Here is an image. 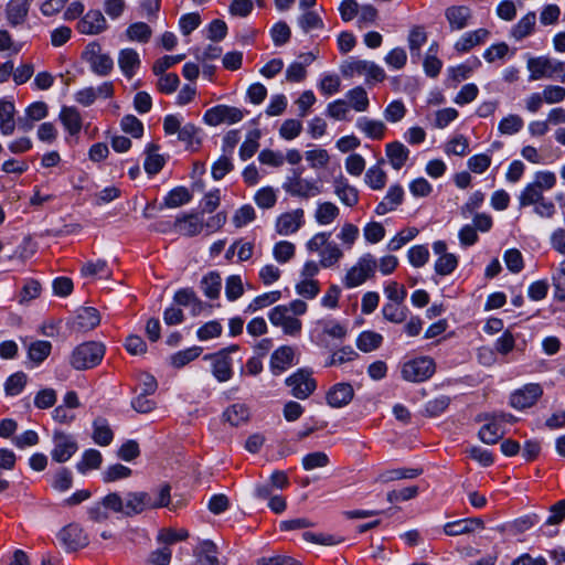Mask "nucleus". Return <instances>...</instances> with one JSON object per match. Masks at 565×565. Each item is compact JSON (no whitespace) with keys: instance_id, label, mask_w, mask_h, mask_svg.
<instances>
[{"instance_id":"f257e3e1","label":"nucleus","mask_w":565,"mask_h":565,"mask_svg":"<svg viewBox=\"0 0 565 565\" xmlns=\"http://www.w3.org/2000/svg\"><path fill=\"white\" fill-rule=\"evenodd\" d=\"M308 310V305L295 299L287 305H278L268 312V319L274 327L280 328L284 334L297 338L302 331V321L299 319Z\"/></svg>"},{"instance_id":"f03ea898","label":"nucleus","mask_w":565,"mask_h":565,"mask_svg":"<svg viewBox=\"0 0 565 565\" xmlns=\"http://www.w3.org/2000/svg\"><path fill=\"white\" fill-rule=\"evenodd\" d=\"M479 422H484L480 427L479 439L487 445L497 444L507 433L505 426L513 425L516 417L510 413H486L478 416Z\"/></svg>"},{"instance_id":"7ed1b4c3","label":"nucleus","mask_w":565,"mask_h":565,"mask_svg":"<svg viewBox=\"0 0 565 565\" xmlns=\"http://www.w3.org/2000/svg\"><path fill=\"white\" fill-rule=\"evenodd\" d=\"M340 72L345 78L363 76L367 86L382 83L386 78V73L382 66L373 61L356 57H351L342 63Z\"/></svg>"},{"instance_id":"20e7f679","label":"nucleus","mask_w":565,"mask_h":565,"mask_svg":"<svg viewBox=\"0 0 565 565\" xmlns=\"http://www.w3.org/2000/svg\"><path fill=\"white\" fill-rule=\"evenodd\" d=\"M529 81L535 82L542 78L559 79L565 83V62L550 56L530 57L526 62Z\"/></svg>"},{"instance_id":"39448f33","label":"nucleus","mask_w":565,"mask_h":565,"mask_svg":"<svg viewBox=\"0 0 565 565\" xmlns=\"http://www.w3.org/2000/svg\"><path fill=\"white\" fill-rule=\"evenodd\" d=\"M284 191L292 198L309 200L322 193V184L316 179L301 175V171L294 170L282 183Z\"/></svg>"},{"instance_id":"423d86ee","label":"nucleus","mask_w":565,"mask_h":565,"mask_svg":"<svg viewBox=\"0 0 565 565\" xmlns=\"http://www.w3.org/2000/svg\"><path fill=\"white\" fill-rule=\"evenodd\" d=\"M375 273V256L371 253H365L347 270L342 278V284L347 289H353L373 278Z\"/></svg>"},{"instance_id":"0eeeda50","label":"nucleus","mask_w":565,"mask_h":565,"mask_svg":"<svg viewBox=\"0 0 565 565\" xmlns=\"http://www.w3.org/2000/svg\"><path fill=\"white\" fill-rule=\"evenodd\" d=\"M104 354L105 348L102 343L84 342L73 350L70 363L76 370L92 369L102 362Z\"/></svg>"},{"instance_id":"6e6552de","label":"nucleus","mask_w":565,"mask_h":565,"mask_svg":"<svg viewBox=\"0 0 565 565\" xmlns=\"http://www.w3.org/2000/svg\"><path fill=\"white\" fill-rule=\"evenodd\" d=\"M345 335L347 328L332 318L317 320L309 332L311 342L319 347H327L329 339L342 340Z\"/></svg>"},{"instance_id":"1a4fd4ad","label":"nucleus","mask_w":565,"mask_h":565,"mask_svg":"<svg viewBox=\"0 0 565 565\" xmlns=\"http://www.w3.org/2000/svg\"><path fill=\"white\" fill-rule=\"evenodd\" d=\"M82 58L89 65L90 71L98 76H108L114 70L113 57L104 52L102 45L96 41L85 46Z\"/></svg>"},{"instance_id":"9d476101","label":"nucleus","mask_w":565,"mask_h":565,"mask_svg":"<svg viewBox=\"0 0 565 565\" xmlns=\"http://www.w3.org/2000/svg\"><path fill=\"white\" fill-rule=\"evenodd\" d=\"M436 370L435 362L429 356H419L402 364V377L407 382L420 383L430 379Z\"/></svg>"},{"instance_id":"9b49d317","label":"nucleus","mask_w":565,"mask_h":565,"mask_svg":"<svg viewBox=\"0 0 565 565\" xmlns=\"http://www.w3.org/2000/svg\"><path fill=\"white\" fill-rule=\"evenodd\" d=\"M286 385L290 388V393L298 399H307L317 388V381L312 375V371L308 369H299L286 381Z\"/></svg>"},{"instance_id":"f8f14e48","label":"nucleus","mask_w":565,"mask_h":565,"mask_svg":"<svg viewBox=\"0 0 565 565\" xmlns=\"http://www.w3.org/2000/svg\"><path fill=\"white\" fill-rule=\"evenodd\" d=\"M306 224L305 210L297 207L280 213L274 223L275 232L280 236L295 235Z\"/></svg>"},{"instance_id":"ddd939ff","label":"nucleus","mask_w":565,"mask_h":565,"mask_svg":"<svg viewBox=\"0 0 565 565\" xmlns=\"http://www.w3.org/2000/svg\"><path fill=\"white\" fill-rule=\"evenodd\" d=\"M245 117V111L241 108L228 105H216L207 109L203 115V121L209 126H218L222 124L233 125L239 122Z\"/></svg>"},{"instance_id":"4468645a","label":"nucleus","mask_w":565,"mask_h":565,"mask_svg":"<svg viewBox=\"0 0 565 565\" xmlns=\"http://www.w3.org/2000/svg\"><path fill=\"white\" fill-rule=\"evenodd\" d=\"M53 449L51 450V458L53 461L64 463L68 461L78 450V445L75 437L62 430L53 433Z\"/></svg>"},{"instance_id":"2eb2a0df","label":"nucleus","mask_w":565,"mask_h":565,"mask_svg":"<svg viewBox=\"0 0 565 565\" xmlns=\"http://www.w3.org/2000/svg\"><path fill=\"white\" fill-rule=\"evenodd\" d=\"M543 395V387L539 383H527L513 391L509 396V405L516 411H524L534 406Z\"/></svg>"},{"instance_id":"dca6fc26","label":"nucleus","mask_w":565,"mask_h":565,"mask_svg":"<svg viewBox=\"0 0 565 565\" xmlns=\"http://www.w3.org/2000/svg\"><path fill=\"white\" fill-rule=\"evenodd\" d=\"M57 539L63 547L68 552H74L84 548L88 545V536L76 523H71L64 526L57 534Z\"/></svg>"},{"instance_id":"f3484780","label":"nucleus","mask_w":565,"mask_h":565,"mask_svg":"<svg viewBox=\"0 0 565 565\" xmlns=\"http://www.w3.org/2000/svg\"><path fill=\"white\" fill-rule=\"evenodd\" d=\"M58 120L66 132L65 141L77 140L83 128V118L79 110L74 106H63L58 114Z\"/></svg>"},{"instance_id":"a211bd4d","label":"nucleus","mask_w":565,"mask_h":565,"mask_svg":"<svg viewBox=\"0 0 565 565\" xmlns=\"http://www.w3.org/2000/svg\"><path fill=\"white\" fill-rule=\"evenodd\" d=\"M472 9L465 4H452L445 9V19L450 31H461L471 24Z\"/></svg>"},{"instance_id":"6ab92c4d","label":"nucleus","mask_w":565,"mask_h":565,"mask_svg":"<svg viewBox=\"0 0 565 565\" xmlns=\"http://www.w3.org/2000/svg\"><path fill=\"white\" fill-rule=\"evenodd\" d=\"M490 35V31L486 28L467 31L455 42L454 50L458 54L468 53L476 46L484 44L489 40Z\"/></svg>"},{"instance_id":"aec40b11","label":"nucleus","mask_w":565,"mask_h":565,"mask_svg":"<svg viewBox=\"0 0 565 565\" xmlns=\"http://www.w3.org/2000/svg\"><path fill=\"white\" fill-rule=\"evenodd\" d=\"M175 231L183 236L193 237L203 233L202 213H183L174 221Z\"/></svg>"},{"instance_id":"412c9836","label":"nucleus","mask_w":565,"mask_h":565,"mask_svg":"<svg viewBox=\"0 0 565 565\" xmlns=\"http://www.w3.org/2000/svg\"><path fill=\"white\" fill-rule=\"evenodd\" d=\"M108 24L99 10L87 11L77 22L76 30L81 34L96 35L107 30Z\"/></svg>"},{"instance_id":"4be33fe9","label":"nucleus","mask_w":565,"mask_h":565,"mask_svg":"<svg viewBox=\"0 0 565 565\" xmlns=\"http://www.w3.org/2000/svg\"><path fill=\"white\" fill-rule=\"evenodd\" d=\"M205 359L211 361L212 374L218 382H227L232 379L234 373L233 360L226 351L206 355Z\"/></svg>"},{"instance_id":"5701e85b","label":"nucleus","mask_w":565,"mask_h":565,"mask_svg":"<svg viewBox=\"0 0 565 565\" xmlns=\"http://www.w3.org/2000/svg\"><path fill=\"white\" fill-rule=\"evenodd\" d=\"M332 185L334 194L342 204L353 207L359 203V190L350 184L349 180L344 175L340 174L334 178Z\"/></svg>"},{"instance_id":"b1692460","label":"nucleus","mask_w":565,"mask_h":565,"mask_svg":"<svg viewBox=\"0 0 565 565\" xmlns=\"http://www.w3.org/2000/svg\"><path fill=\"white\" fill-rule=\"evenodd\" d=\"M354 396L353 386L350 383L341 382L332 385L326 394V401L333 408H341L348 405Z\"/></svg>"},{"instance_id":"393cba45","label":"nucleus","mask_w":565,"mask_h":565,"mask_svg":"<svg viewBox=\"0 0 565 565\" xmlns=\"http://www.w3.org/2000/svg\"><path fill=\"white\" fill-rule=\"evenodd\" d=\"M521 334L513 333L510 329L503 331V333L495 340L494 350L500 355H508L514 350L524 352L526 348L525 340L520 341Z\"/></svg>"},{"instance_id":"a878e982","label":"nucleus","mask_w":565,"mask_h":565,"mask_svg":"<svg viewBox=\"0 0 565 565\" xmlns=\"http://www.w3.org/2000/svg\"><path fill=\"white\" fill-rule=\"evenodd\" d=\"M295 349L289 345L277 348L270 356V370L278 375L295 364Z\"/></svg>"},{"instance_id":"bb28decb","label":"nucleus","mask_w":565,"mask_h":565,"mask_svg":"<svg viewBox=\"0 0 565 565\" xmlns=\"http://www.w3.org/2000/svg\"><path fill=\"white\" fill-rule=\"evenodd\" d=\"M118 66L122 75L131 79L141 66L139 53L131 47L120 50L118 53Z\"/></svg>"},{"instance_id":"cd10ccee","label":"nucleus","mask_w":565,"mask_h":565,"mask_svg":"<svg viewBox=\"0 0 565 565\" xmlns=\"http://www.w3.org/2000/svg\"><path fill=\"white\" fill-rule=\"evenodd\" d=\"M404 200V189L399 184H393L388 188L386 195L375 206L374 212L382 216L392 211H395Z\"/></svg>"},{"instance_id":"c85d7f7f","label":"nucleus","mask_w":565,"mask_h":565,"mask_svg":"<svg viewBox=\"0 0 565 565\" xmlns=\"http://www.w3.org/2000/svg\"><path fill=\"white\" fill-rule=\"evenodd\" d=\"M483 522L478 518H469V519H460L451 522H447L443 531L448 536H458L462 534H468L477 529H482Z\"/></svg>"},{"instance_id":"c756f323","label":"nucleus","mask_w":565,"mask_h":565,"mask_svg":"<svg viewBox=\"0 0 565 565\" xmlns=\"http://www.w3.org/2000/svg\"><path fill=\"white\" fill-rule=\"evenodd\" d=\"M125 515L131 516L140 514L150 508V493L145 491L129 492L125 498Z\"/></svg>"},{"instance_id":"7c9ffc66","label":"nucleus","mask_w":565,"mask_h":565,"mask_svg":"<svg viewBox=\"0 0 565 565\" xmlns=\"http://www.w3.org/2000/svg\"><path fill=\"white\" fill-rule=\"evenodd\" d=\"M32 1L33 0H10L8 2L6 15L10 25L17 26L25 21Z\"/></svg>"},{"instance_id":"2f4dec72","label":"nucleus","mask_w":565,"mask_h":565,"mask_svg":"<svg viewBox=\"0 0 565 565\" xmlns=\"http://www.w3.org/2000/svg\"><path fill=\"white\" fill-rule=\"evenodd\" d=\"M15 106L8 98L0 99V132L3 136H10L15 130Z\"/></svg>"},{"instance_id":"473e14b6","label":"nucleus","mask_w":565,"mask_h":565,"mask_svg":"<svg viewBox=\"0 0 565 565\" xmlns=\"http://www.w3.org/2000/svg\"><path fill=\"white\" fill-rule=\"evenodd\" d=\"M536 13L529 11L510 30V36L515 41H522L535 32Z\"/></svg>"},{"instance_id":"72a5a7b5","label":"nucleus","mask_w":565,"mask_h":565,"mask_svg":"<svg viewBox=\"0 0 565 565\" xmlns=\"http://www.w3.org/2000/svg\"><path fill=\"white\" fill-rule=\"evenodd\" d=\"M409 149L401 141L388 142L385 146V154L394 170H401L409 158Z\"/></svg>"},{"instance_id":"f704fd0d","label":"nucleus","mask_w":565,"mask_h":565,"mask_svg":"<svg viewBox=\"0 0 565 565\" xmlns=\"http://www.w3.org/2000/svg\"><path fill=\"white\" fill-rule=\"evenodd\" d=\"M339 215V206L330 201L318 202L313 212V218L320 226H328L332 224Z\"/></svg>"},{"instance_id":"c9c22d12","label":"nucleus","mask_w":565,"mask_h":565,"mask_svg":"<svg viewBox=\"0 0 565 565\" xmlns=\"http://www.w3.org/2000/svg\"><path fill=\"white\" fill-rule=\"evenodd\" d=\"M355 126L370 139L382 140L385 137L386 126L381 120L360 117L356 119Z\"/></svg>"},{"instance_id":"e433bc0d","label":"nucleus","mask_w":565,"mask_h":565,"mask_svg":"<svg viewBox=\"0 0 565 565\" xmlns=\"http://www.w3.org/2000/svg\"><path fill=\"white\" fill-rule=\"evenodd\" d=\"M195 564L194 565H218L217 547L210 541H201L194 548Z\"/></svg>"},{"instance_id":"4c0bfd02","label":"nucleus","mask_w":565,"mask_h":565,"mask_svg":"<svg viewBox=\"0 0 565 565\" xmlns=\"http://www.w3.org/2000/svg\"><path fill=\"white\" fill-rule=\"evenodd\" d=\"M178 139L191 151H196L202 145V129L194 124H184Z\"/></svg>"},{"instance_id":"58836bf2","label":"nucleus","mask_w":565,"mask_h":565,"mask_svg":"<svg viewBox=\"0 0 565 565\" xmlns=\"http://www.w3.org/2000/svg\"><path fill=\"white\" fill-rule=\"evenodd\" d=\"M192 193L185 186H175L163 198L162 206L177 209L192 201Z\"/></svg>"},{"instance_id":"ea45409f","label":"nucleus","mask_w":565,"mask_h":565,"mask_svg":"<svg viewBox=\"0 0 565 565\" xmlns=\"http://www.w3.org/2000/svg\"><path fill=\"white\" fill-rule=\"evenodd\" d=\"M92 438L95 444L102 447H106L111 444L114 439V431L105 418L99 417L93 422Z\"/></svg>"},{"instance_id":"a19ab883","label":"nucleus","mask_w":565,"mask_h":565,"mask_svg":"<svg viewBox=\"0 0 565 565\" xmlns=\"http://www.w3.org/2000/svg\"><path fill=\"white\" fill-rule=\"evenodd\" d=\"M428 40V33L423 25H413L407 35V45L412 56H419L422 47Z\"/></svg>"},{"instance_id":"79ce46f5","label":"nucleus","mask_w":565,"mask_h":565,"mask_svg":"<svg viewBox=\"0 0 565 565\" xmlns=\"http://www.w3.org/2000/svg\"><path fill=\"white\" fill-rule=\"evenodd\" d=\"M250 416L249 408L246 404L235 403L228 406L224 413V419L232 426H241L248 422Z\"/></svg>"},{"instance_id":"37998d69","label":"nucleus","mask_w":565,"mask_h":565,"mask_svg":"<svg viewBox=\"0 0 565 565\" xmlns=\"http://www.w3.org/2000/svg\"><path fill=\"white\" fill-rule=\"evenodd\" d=\"M103 456L97 449H87L82 454L81 459L76 463L79 473L86 475L90 470H96L102 466Z\"/></svg>"},{"instance_id":"c03bdc74","label":"nucleus","mask_w":565,"mask_h":565,"mask_svg":"<svg viewBox=\"0 0 565 565\" xmlns=\"http://www.w3.org/2000/svg\"><path fill=\"white\" fill-rule=\"evenodd\" d=\"M350 105L355 111L364 113L370 107V99L366 89L363 86H355L345 94Z\"/></svg>"},{"instance_id":"a18cd8bd","label":"nucleus","mask_w":565,"mask_h":565,"mask_svg":"<svg viewBox=\"0 0 565 565\" xmlns=\"http://www.w3.org/2000/svg\"><path fill=\"white\" fill-rule=\"evenodd\" d=\"M423 473L420 468H394L380 473L379 479L386 483L402 479H415Z\"/></svg>"},{"instance_id":"49530a36","label":"nucleus","mask_w":565,"mask_h":565,"mask_svg":"<svg viewBox=\"0 0 565 565\" xmlns=\"http://www.w3.org/2000/svg\"><path fill=\"white\" fill-rule=\"evenodd\" d=\"M358 358L359 353L351 345H344L330 354L324 363V366H340L353 362Z\"/></svg>"},{"instance_id":"de8ad7c7","label":"nucleus","mask_w":565,"mask_h":565,"mask_svg":"<svg viewBox=\"0 0 565 565\" xmlns=\"http://www.w3.org/2000/svg\"><path fill=\"white\" fill-rule=\"evenodd\" d=\"M317 87L324 96H332L341 90V78L338 74L324 72L320 75Z\"/></svg>"},{"instance_id":"09e8293b","label":"nucleus","mask_w":565,"mask_h":565,"mask_svg":"<svg viewBox=\"0 0 565 565\" xmlns=\"http://www.w3.org/2000/svg\"><path fill=\"white\" fill-rule=\"evenodd\" d=\"M278 193V189L269 185L263 186L254 194V202L262 210H270L277 203Z\"/></svg>"},{"instance_id":"8fccbe9b","label":"nucleus","mask_w":565,"mask_h":565,"mask_svg":"<svg viewBox=\"0 0 565 565\" xmlns=\"http://www.w3.org/2000/svg\"><path fill=\"white\" fill-rule=\"evenodd\" d=\"M189 537L185 529L162 527L157 534V542L163 546H170Z\"/></svg>"},{"instance_id":"3c124183","label":"nucleus","mask_w":565,"mask_h":565,"mask_svg":"<svg viewBox=\"0 0 565 565\" xmlns=\"http://www.w3.org/2000/svg\"><path fill=\"white\" fill-rule=\"evenodd\" d=\"M383 342V335L371 330L363 331L356 338V347L362 352H372L380 348Z\"/></svg>"},{"instance_id":"603ef678","label":"nucleus","mask_w":565,"mask_h":565,"mask_svg":"<svg viewBox=\"0 0 565 565\" xmlns=\"http://www.w3.org/2000/svg\"><path fill=\"white\" fill-rule=\"evenodd\" d=\"M99 322V312L92 307L81 309L76 316V324L83 331H88L96 328Z\"/></svg>"},{"instance_id":"864d4df0","label":"nucleus","mask_w":565,"mask_h":565,"mask_svg":"<svg viewBox=\"0 0 565 565\" xmlns=\"http://www.w3.org/2000/svg\"><path fill=\"white\" fill-rule=\"evenodd\" d=\"M222 286L221 275L216 271H211L203 276L201 280V289L205 297L209 299H216L220 296Z\"/></svg>"},{"instance_id":"5fc2aeb1","label":"nucleus","mask_w":565,"mask_h":565,"mask_svg":"<svg viewBox=\"0 0 565 565\" xmlns=\"http://www.w3.org/2000/svg\"><path fill=\"white\" fill-rule=\"evenodd\" d=\"M125 34L130 42L147 43L152 35V30L146 22H135L126 29Z\"/></svg>"},{"instance_id":"6e6d98bb","label":"nucleus","mask_w":565,"mask_h":565,"mask_svg":"<svg viewBox=\"0 0 565 565\" xmlns=\"http://www.w3.org/2000/svg\"><path fill=\"white\" fill-rule=\"evenodd\" d=\"M459 265V257L450 253L448 255H441L437 257L434 264V270L438 276H449L451 275Z\"/></svg>"},{"instance_id":"4d7b16f0","label":"nucleus","mask_w":565,"mask_h":565,"mask_svg":"<svg viewBox=\"0 0 565 565\" xmlns=\"http://www.w3.org/2000/svg\"><path fill=\"white\" fill-rule=\"evenodd\" d=\"M81 273L85 277L94 278H108L111 275L107 262L103 259L85 263L81 268Z\"/></svg>"},{"instance_id":"13d9d810","label":"nucleus","mask_w":565,"mask_h":565,"mask_svg":"<svg viewBox=\"0 0 565 565\" xmlns=\"http://www.w3.org/2000/svg\"><path fill=\"white\" fill-rule=\"evenodd\" d=\"M364 181L369 188L379 191L384 189L387 181V174L380 164H375L367 169Z\"/></svg>"},{"instance_id":"bf43d9fd","label":"nucleus","mask_w":565,"mask_h":565,"mask_svg":"<svg viewBox=\"0 0 565 565\" xmlns=\"http://www.w3.org/2000/svg\"><path fill=\"white\" fill-rule=\"evenodd\" d=\"M320 265L323 268L335 266L342 258V249L334 243H329L319 254Z\"/></svg>"},{"instance_id":"052dcab7","label":"nucleus","mask_w":565,"mask_h":565,"mask_svg":"<svg viewBox=\"0 0 565 565\" xmlns=\"http://www.w3.org/2000/svg\"><path fill=\"white\" fill-rule=\"evenodd\" d=\"M157 150L158 146L154 145H150L147 150L143 168L145 171L150 175L159 173L166 163L164 158L157 153Z\"/></svg>"},{"instance_id":"680f3d73","label":"nucleus","mask_w":565,"mask_h":565,"mask_svg":"<svg viewBox=\"0 0 565 565\" xmlns=\"http://www.w3.org/2000/svg\"><path fill=\"white\" fill-rule=\"evenodd\" d=\"M407 53L402 46L390 50L384 56V63L392 71L403 70L407 64Z\"/></svg>"},{"instance_id":"e2e57ef3","label":"nucleus","mask_w":565,"mask_h":565,"mask_svg":"<svg viewBox=\"0 0 565 565\" xmlns=\"http://www.w3.org/2000/svg\"><path fill=\"white\" fill-rule=\"evenodd\" d=\"M544 198V192L535 186L533 183H527L518 195L520 207H527L534 205Z\"/></svg>"},{"instance_id":"0e129e2a","label":"nucleus","mask_w":565,"mask_h":565,"mask_svg":"<svg viewBox=\"0 0 565 565\" xmlns=\"http://www.w3.org/2000/svg\"><path fill=\"white\" fill-rule=\"evenodd\" d=\"M296 255V245L289 241H279L273 247V257L279 264L289 263Z\"/></svg>"},{"instance_id":"69168bd1","label":"nucleus","mask_w":565,"mask_h":565,"mask_svg":"<svg viewBox=\"0 0 565 565\" xmlns=\"http://www.w3.org/2000/svg\"><path fill=\"white\" fill-rule=\"evenodd\" d=\"M383 291L388 302L403 303L407 297V290L404 285L387 280L383 285Z\"/></svg>"},{"instance_id":"338daca9","label":"nucleus","mask_w":565,"mask_h":565,"mask_svg":"<svg viewBox=\"0 0 565 565\" xmlns=\"http://www.w3.org/2000/svg\"><path fill=\"white\" fill-rule=\"evenodd\" d=\"M362 231L365 242L371 245L380 243L386 235L385 227L377 221L367 222Z\"/></svg>"},{"instance_id":"774afa93","label":"nucleus","mask_w":565,"mask_h":565,"mask_svg":"<svg viewBox=\"0 0 565 565\" xmlns=\"http://www.w3.org/2000/svg\"><path fill=\"white\" fill-rule=\"evenodd\" d=\"M523 126H524V120L521 116L515 115V114H510L500 120V122L498 125V130L501 135L511 136V135H515L519 131H521Z\"/></svg>"}]
</instances>
